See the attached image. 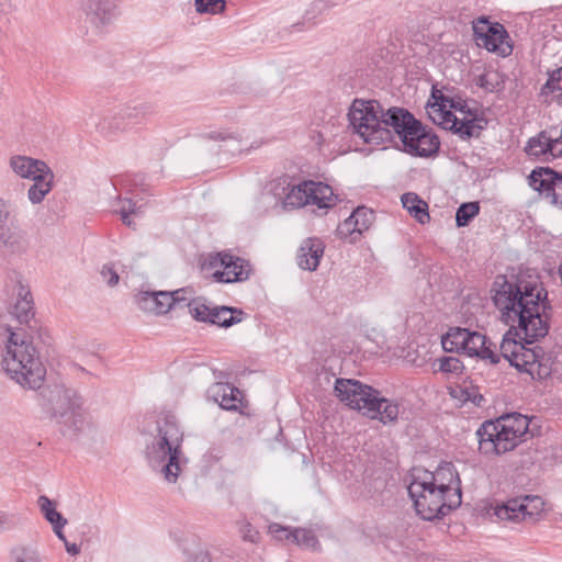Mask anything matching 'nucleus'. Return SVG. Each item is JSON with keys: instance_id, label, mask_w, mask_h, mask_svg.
Instances as JSON below:
<instances>
[{"instance_id": "nucleus-46", "label": "nucleus", "mask_w": 562, "mask_h": 562, "mask_svg": "<svg viewBox=\"0 0 562 562\" xmlns=\"http://www.w3.org/2000/svg\"><path fill=\"white\" fill-rule=\"evenodd\" d=\"M439 370L448 373H458L463 369L462 362L456 357H443L439 360Z\"/></svg>"}, {"instance_id": "nucleus-45", "label": "nucleus", "mask_w": 562, "mask_h": 562, "mask_svg": "<svg viewBox=\"0 0 562 562\" xmlns=\"http://www.w3.org/2000/svg\"><path fill=\"white\" fill-rule=\"evenodd\" d=\"M64 418V423L68 426V430L71 431L72 434H77L78 431H81L83 429L85 419L77 409L70 411L68 415Z\"/></svg>"}, {"instance_id": "nucleus-44", "label": "nucleus", "mask_w": 562, "mask_h": 562, "mask_svg": "<svg viewBox=\"0 0 562 562\" xmlns=\"http://www.w3.org/2000/svg\"><path fill=\"white\" fill-rule=\"evenodd\" d=\"M475 83L488 92H494L501 83L499 75L495 71L484 72L476 78Z\"/></svg>"}, {"instance_id": "nucleus-17", "label": "nucleus", "mask_w": 562, "mask_h": 562, "mask_svg": "<svg viewBox=\"0 0 562 562\" xmlns=\"http://www.w3.org/2000/svg\"><path fill=\"white\" fill-rule=\"evenodd\" d=\"M413 479L425 481L437 488L445 490L447 494L448 491L461 490L459 475L451 463L438 467L435 472L419 471L418 474L413 475Z\"/></svg>"}, {"instance_id": "nucleus-30", "label": "nucleus", "mask_w": 562, "mask_h": 562, "mask_svg": "<svg viewBox=\"0 0 562 562\" xmlns=\"http://www.w3.org/2000/svg\"><path fill=\"white\" fill-rule=\"evenodd\" d=\"M209 139L216 140L224 143L225 147H228L231 150H249L250 148H258L261 143L251 144L249 147H244V137L238 132L227 131V130H221V131H214L205 136Z\"/></svg>"}, {"instance_id": "nucleus-35", "label": "nucleus", "mask_w": 562, "mask_h": 562, "mask_svg": "<svg viewBox=\"0 0 562 562\" xmlns=\"http://www.w3.org/2000/svg\"><path fill=\"white\" fill-rule=\"evenodd\" d=\"M19 300L14 304L11 314L21 323H29L33 317V301L30 291L20 288Z\"/></svg>"}, {"instance_id": "nucleus-41", "label": "nucleus", "mask_w": 562, "mask_h": 562, "mask_svg": "<svg viewBox=\"0 0 562 562\" xmlns=\"http://www.w3.org/2000/svg\"><path fill=\"white\" fill-rule=\"evenodd\" d=\"M121 203L122 205L119 213L123 223L128 227L135 228V224L130 220V215H139L142 213V206H137L131 199H123L121 200Z\"/></svg>"}, {"instance_id": "nucleus-28", "label": "nucleus", "mask_w": 562, "mask_h": 562, "mask_svg": "<svg viewBox=\"0 0 562 562\" xmlns=\"http://www.w3.org/2000/svg\"><path fill=\"white\" fill-rule=\"evenodd\" d=\"M307 191L311 195V204L319 209H329L336 204L337 196L334 194L333 189L323 183L315 181H307Z\"/></svg>"}, {"instance_id": "nucleus-29", "label": "nucleus", "mask_w": 562, "mask_h": 562, "mask_svg": "<svg viewBox=\"0 0 562 562\" xmlns=\"http://www.w3.org/2000/svg\"><path fill=\"white\" fill-rule=\"evenodd\" d=\"M539 97L542 102L562 103V67L549 74L547 82L542 86Z\"/></svg>"}, {"instance_id": "nucleus-5", "label": "nucleus", "mask_w": 562, "mask_h": 562, "mask_svg": "<svg viewBox=\"0 0 562 562\" xmlns=\"http://www.w3.org/2000/svg\"><path fill=\"white\" fill-rule=\"evenodd\" d=\"M336 396L350 408L362 412L371 418L383 423H393L397 419L400 407L394 401L380 395L372 386L350 379H337L334 387Z\"/></svg>"}, {"instance_id": "nucleus-1", "label": "nucleus", "mask_w": 562, "mask_h": 562, "mask_svg": "<svg viewBox=\"0 0 562 562\" xmlns=\"http://www.w3.org/2000/svg\"><path fill=\"white\" fill-rule=\"evenodd\" d=\"M349 124L364 143L402 144L403 150L416 157H430L439 150L437 135L428 132L415 116L404 108L384 110L375 100L356 99L348 112Z\"/></svg>"}, {"instance_id": "nucleus-4", "label": "nucleus", "mask_w": 562, "mask_h": 562, "mask_svg": "<svg viewBox=\"0 0 562 562\" xmlns=\"http://www.w3.org/2000/svg\"><path fill=\"white\" fill-rule=\"evenodd\" d=\"M183 431L175 415L167 414L157 420L156 435L146 443L145 457L149 465L175 483L180 474Z\"/></svg>"}, {"instance_id": "nucleus-18", "label": "nucleus", "mask_w": 562, "mask_h": 562, "mask_svg": "<svg viewBox=\"0 0 562 562\" xmlns=\"http://www.w3.org/2000/svg\"><path fill=\"white\" fill-rule=\"evenodd\" d=\"M524 357L526 360L521 363L522 371L529 373L533 379H546L552 373V357L544 352L542 347L533 344Z\"/></svg>"}, {"instance_id": "nucleus-47", "label": "nucleus", "mask_w": 562, "mask_h": 562, "mask_svg": "<svg viewBox=\"0 0 562 562\" xmlns=\"http://www.w3.org/2000/svg\"><path fill=\"white\" fill-rule=\"evenodd\" d=\"M461 398L464 403H472L477 407H481L485 404V398L482 394L477 392L475 387H464L461 389Z\"/></svg>"}, {"instance_id": "nucleus-53", "label": "nucleus", "mask_w": 562, "mask_h": 562, "mask_svg": "<svg viewBox=\"0 0 562 562\" xmlns=\"http://www.w3.org/2000/svg\"><path fill=\"white\" fill-rule=\"evenodd\" d=\"M64 543H65L66 551L70 555H77L80 552V547L77 543H70L68 541H65Z\"/></svg>"}, {"instance_id": "nucleus-56", "label": "nucleus", "mask_w": 562, "mask_h": 562, "mask_svg": "<svg viewBox=\"0 0 562 562\" xmlns=\"http://www.w3.org/2000/svg\"><path fill=\"white\" fill-rule=\"evenodd\" d=\"M184 294H186V291L183 293H180V294L177 295L179 297V299H177V303H180V302L187 300Z\"/></svg>"}, {"instance_id": "nucleus-7", "label": "nucleus", "mask_w": 562, "mask_h": 562, "mask_svg": "<svg viewBox=\"0 0 562 562\" xmlns=\"http://www.w3.org/2000/svg\"><path fill=\"white\" fill-rule=\"evenodd\" d=\"M442 348L448 352H459L469 357L488 360L492 364L499 362V355L491 348L485 335L468 328L451 327L442 336Z\"/></svg>"}, {"instance_id": "nucleus-40", "label": "nucleus", "mask_w": 562, "mask_h": 562, "mask_svg": "<svg viewBox=\"0 0 562 562\" xmlns=\"http://www.w3.org/2000/svg\"><path fill=\"white\" fill-rule=\"evenodd\" d=\"M195 11L199 14H220L224 12L226 0H194Z\"/></svg>"}, {"instance_id": "nucleus-3", "label": "nucleus", "mask_w": 562, "mask_h": 562, "mask_svg": "<svg viewBox=\"0 0 562 562\" xmlns=\"http://www.w3.org/2000/svg\"><path fill=\"white\" fill-rule=\"evenodd\" d=\"M0 366L8 378L24 389H40L46 376L38 350L22 330L7 329Z\"/></svg>"}, {"instance_id": "nucleus-10", "label": "nucleus", "mask_w": 562, "mask_h": 562, "mask_svg": "<svg viewBox=\"0 0 562 562\" xmlns=\"http://www.w3.org/2000/svg\"><path fill=\"white\" fill-rule=\"evenodd\" d=\"M473 34L477 46L484 47L488 52L496 53L502 57H506L513 52L505 27L497 22H490L485 16L473 22Z\"/></svg>"}, {"instance_id": "nucleus-23", "label": "nucleus", "mask_w": 562, "mask_h": 562, "mask_svg": "<svg viewBox=\"0 0 562 562\" xmlns=\"http://www.w3.org/2000/svg\"><path fill=\"white\" fill-rule=\"evenodd\" d=\"M486 125L487 120L485 117L468 110L465 115L458 119L452 133L458 134L462 139H469L479 136Z\"/></svg>"}, {"instance_id": "nucleus-9", "label": "nucleus", "mask_w": 562, "mask_h": 562, "mask_svg": "<svg viewBox=\"0 0 562 562\" xmlns=\"http://www.w3.org/2000/svg\"><path fill=\"white\" fill-rule=\"evenodd\" d=\"M543 509L544 502L540 496L525 495L497 505L494 509V515L501 520L533 524L538 520Z\"/></svg>"}, {"instance_id": "nucleus-34", "label": "nucleus", "mask_w": 562, "mask_h": 562, "mask_svg": "<svg viewBox=\"0 0 562 562\" xmlns=\"http://www.w3.org/2000/svg\"><path fill=\"white\" fill-rule=\"evenodd\" d=\"M310 199L307 181H303L289 188L283 200V205L285 209H297L311 204Z\"/></svg>"}, {"instance_id": "nucleus-20", "label": "nucleus", "mask_w": 562, "mask_h": 562, "mask_svg": "<svg viewBox=\"0 0 562 562\" xmlns=\"http://www.w3.org/2000/svg\"><path fill=\"white\" fill-rule=\"evenodd\" d=\"M325 245L318 238H306L302 241L296 261L301 269L315 271L319 265V260L324 255Z\"/></svg>"}, {"instance_id": "nucleus-36", "label": "nucleus", "mask_w": 562, "mask_h": 562, "mask_svg": "<svg viewBox=\"0 0 562 562\" xmlns=\"http://www.w3.org/2000/svg\"><path fill=\"white\" fill-rule=\"evenodd\" d=\"M37 505L45 519L52 525V527H65L67 519L56 510L55 503L45 495H41L37 499Z\"/></svg>"}, {"instance_id": "nucleus-12", "label": "nucleus", "mask_w": 562, "mask_h": 562, "mask_svg": "<svg viewBox=\"0 0 562 562\" xmlns=\"http://www.w3.org/2000/svg\"><path fill=\"white\" fill-rule=\"evenodd\" d=\"M188 306L194 319L225 328L240 323L244 315L241 310L228 306H215L206 304L202 300H193Z\"/></svg>"}, {"instance_id": "nucleus-13", "label": "nucleus", "mask_w": 562, "mask_h": 562, "mask_svg": "<svg viewBox=\"0 0 562 562\" xmlns=\"http://www.w3.org/2000/svg\"><path fill=\"white\" fill-rule=\"evenodd\" d=\"M528 184L550 204L562 209V173L550 167H537L528 176Z\"/></svg>"}, {"instance_id": "nucleus-57", "label": "nucleus", "mask_w": 562, "mask_h": 562, "mask_svg": "<svg viewBox=\"0 0 562 562\" xmlns=\"http://www.w3.org/2000/svg\"><path fill=\"white\" fill-rule=\"evenodd\" d=\"M78 369H79V370H81L82 372H87V371L85 370V368H82V367H79V366H78Z\"/></svg>"}, {"instance_id": "nucleus-52", "label": "nucleus", "mask_w": 562, "mask_h": 562, "mask_svg": "<svg viewBox=\"0 0 562 562\" xmlns=\"http://www.w3.org/2000/svg\"><path fill=\"white\" fill-rule=\"evenodd\" d=\"M243 538L250 542H256L258 539V532L252 529L250 524H245L241 529Z\"/></svg>"}, {"instance_id": "nucleus-38", "label": "nucleus", "mask_w": 562, "mask_h": 562, "mask_svg": "<svg viewBox=\"0 0 562 562\" xmlns=\"http://www.w3.org/2000/svg\"><path fill=\"white\" fill-rule=\"evenodd\" d=\"M184 289H180L173 292L168 291H154L157 300L155 303L157 304V314L167 313L175 304H177V295L183 293Z\"/></svg>"}, {"instance_id": "nucleus-14", "label": "nucleus", "mask_w": 562, "mask_h": 562, "mask_svg": "<svg viewBox=\"0 0 562 562\" xmlns=\"http://www.w3.org/2000/svg\"><path fill=\"white\" fill-rule=\"evenodd\" d=\"M154 112L153 104L148 102L127 103L113 115L105 116L100 123V127L110 133L123 132L128 123H140Z\"/></svg>"}, {"instance_id": "nucleus-39", "label": "nucleus", "mask_w": 562, "mask_h": 562, "mask_svg": "<svg viewBox=\"0 0 562 562\" xmlns=\"http://www.w3.org/2000/svg\"><path fill=\"white\" fill-rule=\"evenodd\" d=\"M480 205L477 202H467L462 203L456 213V223L458 227H463L469 224V222L479 214Z\"/></svg>"}, {"instance_id": "nucleus-21", "label": "nucleus", "mask_w": 562, "mask_h": 562, "mask_svg": "<svg viewBox=\"0 0 562 562\" xmlns=\"http://www.w3.org/2000/svg\"><path fill=\"white\" fill-rule=\"evenodd\" d=\"M373 220L374 215L370 209L359 206L338 226L337 232L344 236L352 233L361 234L371 226Z\"/></svg>"}, {"instance_id": "nucleus-11", "label": "nucleus", "mask_w": 562, "mask_h": 562, "mask_svg": "<svg viewBox=\"0 0 562 562\" xmlns=\"http://www.w3.org/2000/svg\"><path fill=\"white\" fill-rule=\"evenodd\" d=\"M479 449L485 454H502L513 450L518 445L509 432L495 420H485L475 432Z\"/></svg>"}, {"instance_id": "nucleus-25", "label": "nucleus", "mask_w": 562, "mask_h": 562, "mask_svg": "<svg viewBox=\"0 0 562 562\" xmlns=\"http://www.w3.org/2000/svg\"><path fill=\"white\" fill-rule=\"evenodd\" d=\"M10 166L18 176L27 179L36 178L37 173L44 172L47 175L49 170V167L44 161L26 156L12 157Z\"/></svg>"}, {"instance_id": "nucleus-49", "label": "nucleus", "mask_w": 562, "mask_h": 562, "mask_svg": "<svg viewBox=\"0 0 562 562\" xmlns=\"http://www.w3.org/2000/svg\"><path fill=\"white\" fill-rule=\"evenodd\" d=\"M100 273L103 278V281L106 282V284L110 286L116 285L120 280L117 272L111 265H104Z\"/></svg>"}, {"instance_id": "nucleus-6", "label": "nucleus", "mask_w": 562, "mask_h": 562, "mask_svg": "<svg viewBox=\"0 0 562 562\" xmlns=\"http://www.w3.org/2000/svg\"><path fill=\"white\" fill-rule=\"evenodd\" d=\"M407 491L417 515L425 520L446 516L461 504V490L448 491L447 494L445 490L413 479Z\"/></svg>"}, {"instance_id": "nucleus-27", "label": "nucleus", "mask_w": 562, "mask_h": 562, "mask_svg": "<svg viewBox=\"0 0 562 562\" xmlns=\"http://www.w3.org/2000/svg\"><path fill=\"white\" fill-rule=\"evenodd\" d=\"M85 5L94 23L105 25L116 16V7L109 0H87Z\"/></svg>"}, {"instance_id": "nucleus-2", "label": "nucleus", "mask_w": 562, "mask_h": 562, "mask_svg": "<svg viewBox=\"0 0 562 562\" xmlns=\"http://www.w3.org/2000/svg\"><path fill=\"white\" fill-rule=\"evenodd\" d=\"M493 301L504 323L524 335L527 344L544 338L550 329L552 305L538 277L497 276Z\"/></svg>"}, {"instance_id": "nucleus-33", "label": "nucleus", "mask_w": 562, "mask_h": 562, "mask_svg": "<svg viewBox=\"0 0 562 562\" xmlns=\"http://www.w3.org/2000/svg\"><path fill=\"white\" fill-rule=\"evenodd\" d=\"M446 108L447 104L442 102V99L440 98V101L437 100L434 104L430 105L428 114L434 123L440 125L445 130L452 132L459 117Z\"/></svg>"}, {"instance_id": "nucleus-50", "label": "nucleus", "mask_w": 562, "mask_h": 562, "mask_svg": "<svg viewBox=\"0 0 562 562\" xmlns=\"http://www.w3.org/2000/svg\"><path fill=\"white\" fill-rule=\"evenodd\" d=\"M14 562H40L36 554L27 549H18L14 551Z\"/></svg>"}, {"instance_id": "nucleus-15", "label": "nucleus", "mask_w": 562, "mask_h": 562, "mask_svg": "<svg viewBox=\"0 0 562 562\" xmlns=\"http://www.w3.org/2000/svg\"><path fill=\"white\" fill-rule=\"evenodd\" d=\"M212 268H222L215 270L214 278L221 282H238L248 279L250 265L248 261L235 257L227 252H217L210 258Z\"/></svg>"}, {"instance_id": "nucleus-42", "label": "nucleus", "mask_w": 562, "mask_h": 562, "mask_svg": "<svg viewBox=\"0 0 562 562\" xmlns=\"http://www.w3.org/2000/svg\"><path fill=\"white\" fill-rule=\"evenodd\" d=\"M155 300H157V297L154 294V291H140L135 296V302L142 311L157 314V304L155 303Z\"/></svg>"}, {"instance_id": "nucleus-32", "label": "nucleus", "mask_w": 562, "mask_h": 562, "mask_svg": "<svg viewBox=\"0 0 562 562\" xmlns=\"http://www.w3.org/2000/svg\"><path fill=\"white\" fill-rule=\"evenodd\" d=\"M54 179V175L49 169L46 173H37L36 178L32 179L34 183L30 187L27 191L29 200L33 204H37L44 200L46 194L52 190V182Z\"/></svg>"}, {"instance_id": "nucleus-43", "label": "nucleus", "mask_w": 562, "mask_h": 562, "mask_svg": "<svg viewBox=\"0 0 562 562\" xmlns=\"http://www.w3.org/2000/svg\"><path fill=\"white\" fill-rule=\"evenodd\" d=\"M182 550L188 555V562H212L209 552L194 541L186 544Z\"/></svg>"}, {"instance_id": "nucleus-51", "label": "nucleus", "mask_w": 562, "mask_h": 562, "mask_svg": "<svg viewBox=\"0 0 562 562\" xmlns=\"http://www.w3.org/2000/svg\"><path fill=\"white\" fill-rule=\"evenodd\" d=\"M440 98L442 99V102H445L446 104H449V106L451 109H454L459 112H461L463 115H465V113L468 112V105L464 103V102H461V101H454L452 100L451 98L449 97H445V95H440Z\"/></svg>"}, {"instance_id": "nucleus-8", "label": "nucleus", "mask_w": 562, "mask_h": 562, "mask_svg": "<svg viewBox=\"0 0 562 562\" xmlns=\"http://www.w3.org/2000/svg\"><path fill=\"white\" fill-rule=\"evenodd\" d=\"M0 246L10 255H23L30 248V237L19 226L9 204L0 198Z\"/></svg>"}, {"instance_id": "nucleus-16", "label": "nucleus", "mask_w": 562, "mask_h": 562, "mask_svg": "<svg viewBox=\"0 0 562 562\" xmlns=\"http://www.w3.org/2000/svg\"><path fill=\"white\" fill-rule=\"evenodd\" d=\"M49 409L55 416L64 418L72 409H78L80 398L74 389L66 387L63 384L54 385L46 395Z\"/></svg>"}, {"instance_id": "nucleus-31", "label": "nucleus", "mask_w": 562, "mask_h": 562, "mask_svg": "<svg viewBox=\"0 0 562 562\" xmlns=\"http://www.w3.org/2000/svg\"><path fill=\"white\" fill-rule=\"evenodd\" d=\"M403 207L416 218L420 224L429 221L428 204L423 201L416 193L407 192L401 198Z\"/></svg>"}, {"instance_id": "nucleus-37", "label": "nucleus", "mask_w": 562, "mask_h": 562, "mask_svg": "<svg viewBox=\"0 0 562 562\" xmlns=\"http://www.w3.org/2000/svg\"><path fill=\"white\" fill-rule=\"evenodd\" d=\"M292 542L306 549L317 550L319 548V542L311 529L294 528Z\"/></svg>"}, {"instance_id": "nucleus-26", "label": "nucleus", "mask_w": 562, "mask_h": 562, "mask_svg": "<svg viewBox=\"0 0 562 562\" xmlns=\"http://www.w3.org/2000/svg\"><path fill=\"white\" fill-rule=\"evenodd\" d=\"M503 429L507 430L513 440L518 445L527 435L529 429V418L519 413L506 414L496 419Z\"/></svg>"}, {"instance_id": "nucleus-22", "label": "nucleus", "mask_w": 562, "mask_h": 562, "mask_svg": "<svg viewBox=\"0 0 562 562\" xmlns=\"http://www.w3.org/2000/svg\"><path fill=\"white\" fill-rule=\"evenodd\" d=\"M521 341H517L515 339H509L506 336L504 337L502 344H501V355L508 360L510 366L517 368L518 370L522 371V364L525 362V353H527L530 350V347L536 342L532 341L530 344H527L524 339V335L521 334L518 336Z\"/></svg>"}, {"instance_id": "nucleus-24", "label": "nucleus", "mask_w": 562, "mask_h": 562, "mask_svg": "<svg viewBox=\"0 0 562 562\" xmlns=\"http://www.w3.org/2000/svg\"><path fill=\"white\" fill-rule=\"evenodd\" d=\"M210 396L227 411L237 409L240 403V391L228 383H215L209 390Z\"/></svg>"}, {"instance_id": "nucleus-55", "label": "nucleus", "mask_w": 562, "mask_h": 562, "mask_svg": "<svg viewBox=\"0 0 562 562\" xmlns=\"http://www.w3.org/2000/svg\"><path fill=\"white\" fill-rule=\"evenodd\" d=\"M8 522V515L4 513H0V529Z\"/></svg>"}, {"instance_id": "nucleus-48", "label": "nucleus", "mask_w": 562, "mask_h": 562, "mask_svg": "<svg viewBox=\"0 0 562 562\" xmlns=\"http://www.w3.org/2000/svg\"><path fill=\"white\" fill-rule=\"evenodd\" d=\"M269 532L278 540H293V529L283 527L279 524H271L269 526Z\"/></svg>"}, {"instance_id": "nucleus-54", "label": "nucleus", "mask_w": 562, "mask_h": 562, "mask_svg": "<svg viewBox=\"0 0 562 562\" xmlns=\"http://www.w3.org/2000/svg\"><path fill=\"white\" fill-rule=\"evenodd\" d=\"M63 528H64V527H58V528L53 527V530H54V532L56 533V536H57V537H58L63 542H65V541H67V539H66V537H65V535H64V532H63Z\"/></svg>"}, {"instance_id": "nucleus-19", "label": "nucleus", "mask_w": 562, "mask_h": 562, "mask_svg": "<svg viewBox=\"0 0 562 562\" xmlns=\"http://www.w3.org/2000/svg\"><path fill=\"white\" fill-rule=\"evenodd\" d=\"M562 147L560 143L554 139L552 131H542L537 136L531 137L526 147L525 151L529 156L540 157L550 155L553 158L562 156Z\"/></svg>"}]
</instances>
